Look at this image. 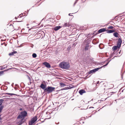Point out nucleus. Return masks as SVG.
<instances>
[{
  "instance_id": "f257e3e1",
  "label": "nucleus",
  "mask_w": 125,
  "mask_h": 125,
  "mask_svg": "<svg viewBox=\"0 0 125 125\" xmlns=\"http://www.w3.org/2000/svg\"><path fill=\"white\" fill-rule=\"evenodd\" d=\"M40 87L44 90V92L47 94H50L55 91V88L51 86H48L47 87L46 84L42 83L40 86Z\"/></svg>"
},
{
  "instance_id": "f03ea898",
  "label": "nucleus",
  "mask_w": 125,
  "mask_h": 125,
  "mask_svg": "<svg viewBox=\"0 0 125 125\" xmlns=\"http://www.w3.org/2000/svg\"><path fill=\"white\" fill-rule=\"evenodd\" d=\"M60 67L63 69L67 70L70 67V65L69 62H62L60 63L59 65Z\"/></svg>"
},
{
  "instance_id": "7ed1b4c3",
  "label": "nucleus",
  "mask_w": 125,
  "mask_h": 125,
  "mask_svg": "<svg viewBox=\"0 0 125 125\" xmlns=\"http://www.w3.org/2000/svg\"><path fill=\"white\" fill-rule=\"evenodd\" d=\"M28 114L26 111H24L21 112L20 114L17 117V118L24 119L25 117L27 116Z\"/></svg>"
},
{
  "instance_id": "20e7f679",
  "label": "nucleus",
  "mask_w": 125,
  "mask_h": 125,
  "mask_svg": "<svg viewBox=\"0 0 125 125\" xmlns=\"http://www.w3.org/2000/svg\"><path fill=\"white\" fill-rule=\"evenodd\" d=\"M37 117L35 116L31 120V121H29V125H32L37 120Z\"/></svg>"
},
{
  "instance_id": "39448f33",
  "label": "nucleus",
  "mask_w": 125,
  "mask_h": 125,
  "mask_svg": "<svg viewBox=\"0 0 125 125\" xmlns=\"http://www.w3.org/2000/svg\"><path fill=\"white\" fill-rule=\"evenodd\" d=\"M42 32L43 33V32L42 31H39L35 35L37 37V38L39 39L40 38H42V34L41 33Z\"/></svg>"
},
{
  "instance_id": "423d86ee",
  "label": "nucleus",
  "mask_w": 125,
  "mask_h": 125,
  "mask_svg": "<svg viewBox=\"0 0 125 125\" xmlns=\"http://www.w3.org/2000/svg\"><path fill=\"white\" fill-rule=\"evenodd\" d=\"M101 68H98L96 69H93L87 73L88 74H90L93 73H94L98 71Z\"/></svg>"
},
{
  "instance_id": "0eeeda50",
  "label": "nucleus",
  "mask_w": 125,
  "mask_h": 125,
  "mask_svg": "<svg viewBox=\"0 0 125 125\" xmlns=\"http://www.w3.org/2000/svg\"><path fill=\"white\" fill-rule=\"evenodd\" d=\"M122 41L121 39V37L120 38H119L118 41L117 42V45H118V46L119 47H120L121 46V45L122 43Z\"/></svg>"
},
{
  "instance_id": "6e6552de",
  "label": "nucleus",
  "mask_w": 125,
  "mask_h": 125,
  "mask_svg": "<svg viewBox=\"0 0 125 125\" xmlns=\"http://www.w3.org/2000/svg\"><path fill=\"white\" fill-rule=\"evenodd\" d=\"M43 64L47 68H49L51 67V66L50 64L47 62H44L43 63Z\"/></svg>"
},
{
  "instance_id": "1a4fd4ad",
  "label": "nucleus",
  "mask_w": 125,
  "mask_h": 125,
  "mask_svg": "<svg viewBox=\"0 0 125 125\" xmlns=\"http://www.w3.org/2000/svg\"><path fill=\"white\" fill-rule=\"evenodd\" d=\"M106 31V30L105 28H103L99 30L98 32L99 33H100Z\"/></svg>"
},
{
  "instance_id": "9d476101",
  "label": "nucleus",
  "mask_w": 125,
  "mask_h": 125,
  "mask_svg": "<svg viewBox=\"0 0 125 125\" xmlns=\"http://www.w3.org/2000/svg\"><path fill=\"white\" fill-rule=\"evenodd\" d=\"M61 27H62L60 26H58L55 27L53 28V30L55 31H56L60 29Z\"/></svg>"
},
{
  "instance_id": "9b49d317",
  "label": "nucleus",
  "mask_w": 125,
  "mask_h": 125,
  "mask_svg": "<svg viewBox=\"0 0 125 125\" xmlns=\"http://www.w3.org/2000/svg\"><path fill=\"white\" fill-rule=\"evenodd\" d=\"M89 45L88 43H87L86 44L85 46L84 47V49L85 51H87L88 50L89 48Z\"/></svg>"
},
{
  "instance_id": "f8f14e48",
  "label": "nucleus",
  "mask_w": 125,
  "mask_h": 125,
  "mask_svg": "<svg viewBox=\"0 0 125 125\" xmlns=\"http://www.w3.org/2000/svg\"><path fill=\"white\" fill-rule=\"evenodd\" d=\"M85 92V91L83 89L80 90L79 91V93L81 95H82L83 93Z\"/></svg>"
},
{
  "instance_id": "ddd939ff",
  "label": "nucleus",
  "mask_w": 125,
  "mask_h": 125,
  "mask_svg": "<svg viewBox=\"0 0 125 125\" xmlns=\"http://www.w3.org/2000/svg\"><path fill=\"white\" fill-rule=\"evenodd\" d=\"M120 47H119L118 46V45L117 46H113L112 48V49L114 51H115L117 49V48H118L119 49Z\"/></svg>"
},
{
  "instance_id": "4468645a",
  "label": "nucleus",
  "mask_w": 125,
  "mask_h": 125,
  "mask_svg": "<svg viewBox=\"0 0 125 125\" xmlns=\"http://www.w3.org/2000/svg\"><path fill=\"white\" fill-rule=\"evenodd\" d=\"M107 32L108 33H111L114 32L115 31L114 30H106Z\"/></svg>"
},
{
  "instance_id": "2eb2a0df",
  "label": "nucleus",
  "mask_w": 125,
  "mask_h": 125,
  "mask_svg": "<svg viewBox=\"0 0 125 125\" xmlns=\"http://www.w3.org/2000/svg\"><path fill=\"white\" fill-rule=\"evenodd\" d=\"M113 35L116 37H117L118 36L119 34L117 32H115L113 33Z\"/></svg>"
},
{
  "instance_id": "dca6fc26",
  "label": "nucleus",
  "mask_w": 125,
  "mask_h": 125,
  "mask_svg": "<svg viewBox=\"0 0 125 125\" xmlns=\"http://www.w3.org/2000/svg\"><path fill=\"white\" fill-rule=\"evenodd\" d=\"M115 54V53L114 51L113 52L111 53V54L110 55V56L109 58L107 60L105 61H108L109 59L111 58L113 56V55Z\"/></svg>"
},
{
  "instance_id": "f3484780",
  "label": "nucleus",
  "mask_w": 125,
  "mask_h": 125,
  "mask_svg": "<svg viewBox=\"0 0 125 125\" xmlns=\"http://www.w3.org/2000/svg\"><path fill=\"white\" fill-rule=\"evenodd\" d=\"M65 27H69L71 25L69 23H65L63 25Z\"/></svg>"
},
{
  "instance_id": "a211bd4d",
  "label": "nucleus",
  "mask_w": 125,
  "mask_h": 125,
  "mask_svg": "<svg viewBox=\"0 0 125 125\" xmlns=\"http://www.w3.org/2000/svg\"><path fill=\"white\" fill-rule=\"evenodd\" d=\"M60 85L61 87H63L66 85V84L62 83H60Z\"/></svg>"
},
{
  "instance_id": "6ab92c4d",
  "label": "nucleus",
  "mask_w": 125,
  "mask_h": 125,
  "mask_svg": "<svg viewBox=\"0 0 125 125\" xmlns=\"http://www.w3.org/2000/svg\"><path fill=\"white\" fill-rule=\"evenodd\" d=\"M111 61V60H110V61H107L108 62H107V63L105 65H104L103 66L100 67V68H100V69L101 68H102L103 67H104V66H106L108 64V63H109V62Z\"/></svg>"
},
{
  "instance_id": "aec40b11",
  "label": "nucleus",
  "mask_w": 125,
  "mask_h": 125,
  "mask_svg": "<svg viewBox=\"0 0 125 125\" xmlns=\"http://www.w3.org/2000/svg\"><path fill=\"white\" fill-rule=\"evenodd\" d=\"M111 61V60H110V61H107L108 62H107V63L105 65H104L103 66L100 67V68H100V69L101 68H102L103 67H104V66H106L108 64V63H109V62Z\"/></svg>"
},
{
  "instance_id": "412c9836",
  "label": "nucleus",
  "mask_w": 125,
  "mask_h": 125,
  "mask_svg": "<svg viewBox=\"0 0 125 125\" xmlns=\"http://www.w3.org/2000/svg\"><path fill=\"white\" fill-rule=\"evenodd\" d=\"M4 101V100L3 99H0V106L2 105V104L3 101Z\"/></svg>"
},
{
  "instance_id": "4be33fe9",
  "label": "nucleus",
  "mask_w": 125,
  "mask_h": 125,
  "mask_svg": "<svg viewBox=\"0 0 125 125\" xmlns=\"http://www.w3.org/2000/svg\"><path fill=\"white\" fill-rule=\"evenodd\" d=\"M4 106L3 105H1L0 106V113L1 112Z\"/></svg>"
},
{
  "instance_id": "5701e85b",
  "label": "nucleus",
  "mask_w": 125,
  "mask_h": 125,
  "mask_svg": "<svg viewBox=\"0 0 125 125\" xmlns=\"http://www.w3.org/2000/svg\"><path fill=\"white\" fill-rule=\"evenodd\" d=\"M37 54L35 53H33L32 54V56L33 58H35L37 57Z\"/></svg>"
},
{
  "instance_id": "b1692460",
  "label": "nucleus",
  "mask_w": 125,
  "mask_h": 125,
  "mask_svg": "<svg viewBox=\"0 0 125 125\" xmlns=\"http://www.w3.org/2000/svg\"><path fill=\"white\" fill-rule=\"evenodd\" d=\"M71 88H70L69 87H65L63 88V90H67L69 89H70Z\"/></svg>"
},
{
  "instance_id": "393cba45",
  "label": "nucleus",
  "mask_w": 125,
  "mask_h": 125,
  "mask_svg": "<svg viewBox=\"0 0 125 125\" xmlns=\"http://www.w3.org/2000/svg\"><path fill=\"white\" fill-rule=\"evenodd\" d=\"M4 71H0V76L2 75L4 73Z\"/></svg>"
},
{
  "instance_id": "a878e982",
  "label": "nucleus",
  "mask_w": 125,
  "mask_h": 125,
  "mask_svg": "<svg viewBox=\"0 0 125 125\" xmlns=\"http://www.w3.org/2000/svg\"><path fill=\"white\" fill-rule=\"evenodd\" d=\"M9 55L10 56H11L14 55L13 52H11V53H10L9 54Z\"/></svg>"
},
{
  "instance_id": "bb28decb",
  "label": "nucleus",
  "mask_w": 125,
  "mask_h": 125,
  "mask_svg": "<svg viewBox=\"0 0 125 125\" xmlns=\"http://www.w3.org/2000/svg\"><path fill=\"white\" fill-rule=\"evenodd\" d=\"M8 94L10 96H12V95H15V94H12V93H6V94Z\"/></svg>"
},
{
  "instance_id": "cd10ccee",
  "label": "nucleus",
  "mask_w": 125,
  "mask_h": 125,
  "mask_svg": "<svg viewBox=\"0 0 125 125\" xmlns=\"http://www.w3.org/2000/svg\"><path fill=\"white\" fill-rule=\"evenodd\" d=\"M114 27L112 26H110L108 27V29H112Z\"/></svg>"
},
{
  "instance_id": "c85d7f7f",
  "label": "nucleus",
  "mask_w": 125,
  "mask_h": 125,
  "mask_svg": "<svg viewBox=\"0 0 125 125\" xmlns=\"http://www.w3.org/2000/svg\"><path fill=\"white\" fill-rule=\"evenodd\" d=\"M78 0H76L74 4H73V6H75V5L77 2H78Z\"/></svg>"
},
{
  "instance_id": "c756f323",
  "label": "nucleus",
  "mask_w": 125,
  "mask_h": 125,
  "mask_svg": "<svg viewBox=\"0 0 125 125\" xmlns=\"http://www.w3.org/2000/svg\"><path fill=\"white\" fill-rule=\"evenodd\" d=\"M27 77H28V79H29V81H31V79L29 77V76L28 75H27Z\"/></svg>"
},
{
  "instance_id": "7c9ffc66",
  "label": "nucleus",
  "mask_w": 125,
  "mask_h": 125,
  "mask_svg": "<svg viewBox=\"0 0 125 125\" xmlns=\"http://www.w3.org/2000/svg\"><path fill=\"white\" fill-rule=\"evenodd\" d=\"M121 54L119 56H114V57L112 59H114V58L115 57H119L121 55Z\"/></svg>"
},
{
  "instance_id": "2f4dec72",
  "label": "nucleus",
  "mask_w": 125,
  "mask_h": 125,
  "mask_svg": "<svg viewBox=\"0 0 125 125\" xmlns=\"http://www.w3.org/2000/svg\"><path fill=\"white\" fill-rule=\"evenodd\" d=\"M71 47H68L67 49V50H70V49Z\"/></svg>"
},
{
  "instance_id": "473e14b6",
  "label": "nucleus",
  "mask_w": 125,
  "mask_h": 125,
  "mask_svg": "<svg viewBox=\"0 0 125 125\" xmlns=\"http://www.w3.org/2000/svg\"><path fill=\"white\" fill-rule=\"evenodd\" d=\"M21 14H20L19 15V16H18V18H21L22 17V16H21Z\"/></svg>"
},
{
  "instance_id": "72a5a7b5",
  "label": "nucleus",
  "mask_w": 125,
  "mask_h": 125,
  "mask_svg": "<svg viewBox=\"0 0 125 125\" xmlns=\"http://www.w3.org/2000/svg\"><path fill=\"white\" fill-rule=\"evenodd\" d=\"M13 52L14 54H16V53L17 52L16 51H14Z\"/></svg>"
},
{
  "instance_id": "f704fd0d",
  "label": "nucleus",
  "mask_w": 125,
  "mask_h": 125,
  "mask_svg": "<svg viewBox=\"0 0 125 125\" xmlns=\"http://www.w3.org/2000/svg\"><path fill=\"white\" fill-rule=\"evenodd\" d=\"M33 46H34V45L33 44H32L31 45V47H32V48H33Z\"/></svg>"
},
{
  "instance_id": "c9c22d12",
  "label": "nucleus",
  "mask_w": 125,
  "mask_h": 125,
  "mask_svg": "<svg viewBox=\"0 0 125 125\" xmlns=\"http://www.w3.org/2000/svg\"><path fill=\"white\" fill-rule=\"evenodd\" d=\"M4 87L6 89V90L7 89V86H4Z\"/></svg>"
},
{
  "instance_id": "e433bc0d",
  "label": "nucleus",
  "mask_w": 125,
  "mask_h": 125,
  "mask_svg": "<svg viewBox=\"0 0 125 125\" xmlns=\"http://www.w3.org/2000/svg\"><path fill=\"white\" fill-rule=\"evenodd\" d=\"M124 74V73L123 74H121V77L122 79H123V75Z\"/></svg>"
},
{
  "instance_id": "4c0bfd02",
  "label": "nucleus",
  "mask_w": 125,
  "mask_h": 125,
  "mask_svg": "<svg viewBox=\"0 0 125 125\" xmlns=\"http://www.w3.org/2000/svg\"><path fill=\"white\" fill-rule=\"evenodd\" d=\"M95 40V39H94L93 40V41H92V42H93V44H96V43H94L93 42V41H94Z\"/></svg>"
},
{
  "instance_id": "58836bf2",
  "label": "nucleus",
  "mask_w": 125,
  "mask_h": 125,
  "mask_svg": "<svg viewBox=\"0 0 125 125\" xmlns=\"http://www.w3.org/2000/svg\"><path fill=\"white\" fill-rule=\"evenodd\" d=\"M22 21H16V22H21Z\"/></svg>"
},
{
  "instance_id": "ea45409f",
  "label": "nucleus",
  "mask_w": 125,
  "mask_h": 125,
  "mask_svg": "<svg viewBox=\"0 0 125 125\" xmlns=\"http://www.w3.org/2000/svg\"><path fill=\"white\" fill-rule=\"evenodd\" d=\"M20 111H22L23 110V109L22 108H20Z\"/></svg>"
},
{
  "instance_id": "a19ab883",
  "label": "nucleus",
  "mask_w": 125,
  "mask_h": 125,
  "mask_svg": "<svg viewBox=\"0 0 125 125\" xmlns=\"http://www.w3.org/2000/svg\"><path fill=\"white\" fill-rule=\"evenodd\" d=\"M99 83V81H97V84Z\"/></svg>"
},
{
  "instance_id": "79ce46f5",
  "label": "nucleus",
  "mask_w": 125,
  "mask_h": 125,
  "mask_svg": "<svg viewBox=\"0 0 125 125\" xmlns=\"http://www.w3.org/2000/svg\"><path fill=\"white\" fill-rule=\"evenodd\" d=\"M121 51L120 50L119 52L118 53H119V54H120L121 53Z\"/></svg>"
},
{
  "instance_id": "37998d69",
  "label": "nucleus",
  "mask_w": 125,
  "mask_h": 125,
  "mask_svg": "<svg viewBox=\"0 0 125 125\" xmlns=\"http://www.w3.org/2000/svg\"><path fill=\"white\" fill-rule=\"evenodd\" d=\"M5 46H6L7 45V44H6L5 43Z\"/></svg>"
},
{
  "instance_id": "c03bdc74",
  "label": "nucleus",
  "mask_w": 125,
  "mask_h": 125,
  "mask_svg": "<svg viewBox=\"0 0 125 125\" xmlns=\"http://www.w3.org/2000/svg\"><path fill=\"white\" fill-rule=\"evenodd\" d=\"M17 17H15V19H17Z\"/></svg>"
},
{
  "instance_id": "a18cd8bd",
  "label": "nucleus",
  "mask_w": 125,
  "mask_h": 125,
  "mask_svg": "<svg viewBox=\"0 0 125 125\" xmlns=\"http://www.w3.org/2000/svg\"><path fill=\"white\" fill-rule=\"evenodd\" d=\"M99 47L100 48V49H102V48H101L100 47V45H99Z\"/></svg>"
},
{
  "instance_id": "49530a36",
  "label": "nucleus",
  "mask_w": 125,
  "mask_h": 125,
  "mask_svg": "<svg viewBox=\"0 0 125 125\" xmlns=\"http://www.w3.org/2000/svg\"><path fill=\"white\" fill-rule=\"evenodd\" d=\"M9 69H8V70H4V71H7L8 70H9Z\"/></svg>"
},
{
  "instance_id": "de8ad7c7",
  "label": "nucleus",
  "mask_w": 125,
  "mask_h": 125,
  "mask_svg": "<svg viewBox=\"0 0 125 125\" xmlns=\"http://www.w3.org/2000/svg\"><path fill=\"white\" fill-rule=\"evenodd\" d=\"M70 14H71V13H69V16H71V15H70Z\"/></svg>"
},
{
  "instance_id": "09e8293b",
  "label": "nucleus",
  "mask_w": 125,
  "mask_h": 125,
  "mask_svg": "<svg viewBox=\"0 0 125 125\" xmlns=\"http://www.w3.org/2000/svg\"><path fill=\"white\" fill-rule=\"evenodd\" d=\"M48 113V112H46V113L47 114Z\"/></svg>"
},
{
  "instance_id": "8fccbe9b",
  "label": "nucleus",
  "mask_w": 125,
  "mask_h": 125,
  "mask_svg": "<svg viewBox=\"0 0 125 125\" xmlns=\"http://www.w3.org/2000/svg\"><path fill=\"white\" fill-rule=\"evenodd\" d=\"M94 108V107H90V108Z\"/></svg>"
},
{
  "instance_id": "3c124183",
  "label": "nucleus",
  "mask_w": 125,
  "mask_h": 125,
  "mask_svg": "<svg viewBox=\"0 0 125 125\" xmlns=\"http://www.w3.org/2000/svg\"><path fill=\"white\" fill-rule=\"evenodd\" d=\"M31 29H29V31H30V30H31Z\"/></svg>"
},
{
  "instance_id": "603ef678",
  "label": "nucleus",
  "mask_w": 125,
  "mask_h": 125,
  "mask_svg": "<svg viewBox=\"0 0 125 125\" xmlns=\"http://www.w3.org/2000/svg\"><path fill=\"white\" fill-rule=\"evenodd\" d=\"M115 27H116V26H117V27H118V26H114Z\"/></svg>"
},
{
  "instance_id": "864d4df0",
  "label": "nucleus",
  "mask_w": 125,
  "mask_h": 125,
  "mask_svg": "<svg viewBox=\"0 0 125 125\" xmlns=\"http://www.w3.org/2000/svg\"><path fill=\"white\" fill-rule=\"evenodd\" d=\"M63 88H62V89H61V90H63Z\"/></svg>"
},
{
  "instance_id": "5fc2aeb1",
  "label": "nucleus",
  "mask_w": 125,
  "mask_h": 125,
  "mask_svg": "<svg viewBox=\"0 0 125 125\" xmlns=\"http://www.w3.org/2000/svg\"><path fill=\"white\" fill-rule=\"evenodd\" d=\"M110 22L113 23H114L113 22H112V21H111V22Z\"/></svg>"
},
{
  "instance_id": "6e6d98bb",
  "label": "nucleus",
  "mask_w": 125,
  "mask_h": 125,
  "mask_svg": "<svg viewBox=\"0 0 125 125\" xmlns=\"http://www.w3.org/2000/svg\"><path fill=\"white\" fill-rule=\"evenodd\" d=\"M5 42H4V43H3V44H5Z\"/></svg>"
},
{
  "instance_id": "4d7b16f0",
  "label": "nucleus",
  "mask_w": 125,
  "mask_h": 125,
  "mask_svg": "<svg viewBox=\"0 0 125 125\" xmlns=\"http://www.w3.org/2000/svg\"><path fill=\"white\" fill-rule=\"evenodd\" d=\"M3 43H1V45H3Z\"/></svg>"
},
{
  "instance_id": "13d9d810",
  "label": "nucleus",
  "mask_w": 125,
  "mask_h": 125,
  "mask_svg": "<svg viewBox=\"0 0 125 125\" xmlns=\"http://www.w3.org/2000/svg\"><path fill=\"white\" fill-rule=\"evenodd\" d=\"M14 89H17V88L15 87V88H14Z\"/></svg>"
},
{
  "instance_id": "bf43d9fd",
  "label": "nucleus",
  "mask_w": 125,
  "mask_h": 125,
  "mask_svg": "<svg viewBox=\"0 0 125 125\" xmlns=\"http://www.w3.org/2000/svg\"><path fill=\"white\" fill-rule=\"evenodd\" d=\"M91 116H89V117H91Z\"/></svg>"
},
{
  "instance_id": "052dcab7",
  "label": "nucleus",
  "mask_w": 125,
  "mask_h": 125,
  "mask_svg": "<svg viewBox=\"0 0 125 125\" xmlns=\"http://www.w3.org/2000/svg\"><path fill=\"white\" fill-rule=\"evenodd\" d=\"M28 25H29V24H27V26H28Z\"/></svg>"
},
{
  "instance_id": "680f3d73",
  "label": "nucleus",
  "mask_w": 125,
  "mask_h": 125,
  "mask_svg": "<svg viewBox=\"0 0 125 125\" xmlns=\"http://www.w3.org/2000/svg\"><path fill=\"white\" fill-rule=\"evenodd\" d=\"M21 47V46H19V47Z\"/></svg>"
},
{
  "instance_id": "e2e57ef3",
  "label": "nucleus",
  "mask_w": 125,
  "mask_h": 125,
  "mask_svg": "<svg viewBox=\"0 0 125 125\" xmlns=\"http://www.w3.org/2000/svg\"><path fill=\"white\" fill-rule=\"evenodd\" d=\"M11 85L12 86H13V84H12Z\"/></svg>"
},
{
  "instance_id": "0e129e2a",
  "label": "nucleus",
  "mask_w": 125,
  "mask_h": 125,
  "mask_svg": "<svg viewBox=\"0 0 125 125\" xmlns=\"http://www.w3.org/2000/svg\"><path fill=\"white\" fill-rule=\"evenodd\" d=\"M27 28H29V27H27Z\"/></svg>"
},
{
  "instance_id": "69168bd1",
  "label": "nucleus",
  "mask_w": 125,
  "mask_h": 125,
  "mask_svg": "<svg viewBox=\"0 0 125 125\" xmlns=\"http://www.w3.org/2000/svg\"><path fill=\"white\" fill-rule=\"evenodd\" d=\"M111 24V25H113V23H112Z\"/></svg>"
},
{
  "instance_id": "338daca9",
  "label": "nucleus",
  "mask_w": 125,
  "mask_h": 125,
  "mask_svg": "<svg viewBox=\"0 0 125 125\" xmlns=\"http://www.w3.org/2000/svg\"><path fill=\"white\" fill-rule=\"evenodd\" d=\"M93 36L92 37V38H93Z\"/></svg>"
},
{
  "instance_id": "774afa93",
  "label": "nucleus",
  "mask_w": 125,
  "mask_h": 125,
  "mask_svg": "<svg viewBox=\"0 0 125 125\" xmlns=\"http://www.w3.org/2000/svg\"><path fill=\"white\" fill-rule=\"evenodd\" d=\"M0 85H1V84H0Z\"/></svg>"
}]
</instances>
